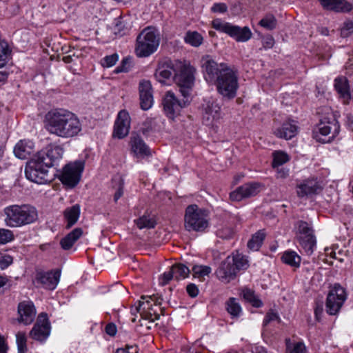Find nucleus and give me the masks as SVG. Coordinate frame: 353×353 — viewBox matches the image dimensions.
<instances>
[{
    "instance_id": "nucleus-24",
    "label": "nucleus",
    "mask_w": 353,
    "mask_h": 353,
    "mask_svg": "<svg viewBox=\"0 0 353 353\" xmlns=\"http://www.w3.org/2000/svg\"><path fill=\"white\" fill-rule=\"evenodd\" d=\"M201 66L207 81H214L220 74L221 63L219 65L210 55L201 59Z\"/></svg>"
},
{
    "instance_id": "nucleus-55",
    "label": "nucleus",
    "mask_w": 353,
    "mask_h": 353,
    "mask_svg": "<svg viewBox=\"0 0 353 353\" xmlns=\"http://www.w3.org/2000/svg\"><path fill=\"white\" fill-rule=\"evenodd\" d=\"M153 121L152 119L145 121L143 123L142 127L140 129V132L143 135L148 136L150 134L151 132L153 131V125H152Z\"/></svg>"
},
{
    "instance_id": "nucleus-63",
    "label": "nucleus",
    "mask_w": 353,
    "mask_h": 353,
    "mask_svg": "<svg viewBox=\"0 0 353 353\" xmlns=\"http://www.w3.org/2000/svg\"><path fill=\"white\" fill-rule=\"evenodd\" d=\"M105 332L110 336H114L117 333V327L112 323H110L105 326Z\"/></svg>"
},
{
    "instance_id": "nucleus-40",
    "label": "nucleus",
    "mask_w": 353,
    "mask_h": 353,
    "mask_svg": "<svg viewBox=\"0 0 353 353\" xmlns=\"http://www.w3.org/2000/svg\"><path fill=\"white\" fill-rule=\"evenodd\" d=\"M231 258L232 260V265H234L236 272L241 270H246L249 267V263L247 258L242 254H240L239 252H236V254H232Z\"/></svg>"
},
{
    "instance_id": "nucleus-30",
    "label": "nucleus",
    "mask_w": 353,
    "mask_h": 353,
    "mask_svg": "<svg viewBox=\"0 0 353 353\" xmlns=\"http://www.w3.org/2000/svg\"><path fill=\"white\" fill-rule=\"evenodd\" d=\"M11 50L8 44L4 40H0V68L6 65L10 55ZM8 74L6 72H0V85H3L8 78Z\"/></svg>"
},
{
    "instance_id": "nucleus-8",
    "label": "nucleus",
    "mask_w": 353,
    "mask_h": 353,
    "mask_svg": "<svg viewBox=\"0 0 353 353\" xmlns=\"http://www.w3.org/2000/svg\"><path fill=\"white\" fill-rule=\"evenodd\" d=\"M41 160L35 156L28 162L25 169L26 176L30 181L38 184H45L50 183L53 179L54 175H50L48 168Z\"/></svg>"
},
{
    "instance_id": "nucleus-57",
    "label": "nucleus",
    "mask_w": 353,
    "mask_h": 353,
    "mask_svg": "<svg viewBox=\"0 0 353 353\" xmlns=\"http://www.w3.org/2000/svg\"><path fill=\"white\" fill-rule=\"evenodd\" d=\"M5 142L0 139V171L6 168V163L4 159Z\"/></svg>"
},
{
    "instance_id": "nucleus-14",
    "label": "nucleus",
    "mask_w": 353,
    "mask_h": 353,
    "mask_svg": "<svg viewBox=\"0 0 353 353\" xmlns=\"http://www.w3.org/2000/svg\"><path fill=\"white\" fill-rule=\"evenodd\" d=\"M50 323L46 313L39 314L37 321L30 332V336L37 341H45L50 334Z\"/></svg>"
},
{
    "instance_id": "nucleus-21",
    "label": "nucleus",
    "mask_w": 353,
    "mask_h": 353,
    "mask_svg": "<svg viewBox=\"0 0 353 353\" xmlns=\"http://www.w3.org/2000/svg\"><path fill=\"white\" fill-rule=\"evenodd\" d=\"M261 185L259 183H246L239 187L230 194L232 201H239L243 199L256 195L260 191Z\"/></svg>"
},
{
    "instance_id": "nucleus-49",
    "label": "nucleus",
    "mask_w": 353,
    "mask_h": 353,
    "mask_svg": "<svg viewBox=\"0 0 353 353\" xmlns=\"http://www.w3.org/2000/svg\"><path fill=\"white\" fill-rule=\"evenodd\" d=\"M119 60V55L117 53H113L110 55H107L101 60V64L104 68H110L116 64Z\"/></svg>"
},
{
    "instance_id": "nucleus-61",
    "label": "nucleus",
    "mask_w": 353,
    "mask_h": 353,
    "mask_svg": "<svg viewBox=\"0 0 353 353\" xmlns=\"http://www.w3.org/2000/svg\"><path fill=\"white\" fill-rule=\"evenodd\" d=\"M323 312V303L322 301L316 303L314 308V314L317 321H320L321 316Z\"/></svg>"
},
{
    "instance_id": "nucleus-13",
    "label": "nucleus",
    "mask_w": 353,
    "mask_h": 353,
    "mask_svg": "<svg viewBox=\"0 0 353 353\" xmlns=\"http://www.w3.org/2000/svg\"><path fill=\"white\" fill-rule=\"evenodd\" d=\"M84 168V162L77 161L65 165L59 177L60 181L70 188H74L79 183Z\"/></svg>"
},
{
    "instance_id": "nucleus-43",
    "label": "nucleus",
    "mask_w": 353,
    "mask_h": 353,
    "mask_svg": "<svg viewBox=\"0 0 353 353\" xmlns=\"http://www.w3.org/2000/svg\"><path fill=\"white\" fill-rule=\"evenodd\" d=\"M203 37L197 32H188L185 37V41L187 43L194 47H198L203 43Z\"/></svg>"
},
{
    "instance_id": "nucleus-36",
    "label": "nucleus",
    "mask_w": 353,
    "mask_h": 353,
    "mask_svg": "<svg viewBox=\"0 0 353 353\" xmlns=\"http://www.w3.org/2000/svg\"><path fill=\"white\" fill-rule=\"evenodd\" d=\"M300 246L304 250L307 255H311L314 251L316 245L315 235L310 236L301 237L297 239Z\"/></svg>"
},
{
    "instance_id": "nucleus-19",
    "label": "nucleus",
    "mask_w": 353,
    "mask_h": 353,
    "mask_svg": "<svg viewBox=\"0 0 353 353\" xmlns=\"http://www.w3.org/2000/svg\"><path fill=\"white\" fill-rule=\"evenodd\" d=\"M215 274L220 281L226 283L234 279L237 272L232 265L231 256H228L221 263Z\"/></svg>"
},
{
    "instance_id": "nucleus-15",
    "label": "nucleus",
    "mask_w": 353,
    "mask_h": 353,
    "mask_svg": "<svg viewBox=\"0 0 353 353\" xmlns=\"http://www.w3.org/2000/svg\"><path fill=\"white\" fill-rule=\"evenodd\" d=\"M63 148L57 145L49 144L45 148L38 152L36 155L41 163H44L46 166L50 168L54 166L55 163L62 158Z\"/></svg>"
},
{
    "instance_id": "nucleus-45",
    "label": "nucleus",
    "mask_w": 353,
    "mask_h": 353,
    "mask_svg": "<svg viewBox=\"0 0 353 353\" xmlns=\"http://www.w3.org/2000/svg\"><path fill=\"white\" fill-rule=\"evenodd\" d=\"M290 160L289 156L284 152L275 151L273 153L272 166L279 167Z\"/></svg>"
},
{
    "instance_id": "nucleus-9",
    "label": "nucleus",
    "mask_w": 353,
    "mask_h": 353,
    "mask_svg": "<svg viewBox=\"0 0 353 353\" xmlns=\"http://www.w3.org/2000/svg\"><path fill=\"white\" fill-rule=\"evenodd\" d=\"M212 25L216 30L228 34L238 42H245L252 36V33L248 26L241 28L220 19H214Z\"/></svg>"
},
{
    "instance_id": "nucleus-20",
    "label": "nucleus",
    "mask_w": 353,
    "mask_h": 353,
    "mask_svg": "<svg viewBox=\"0 0 353 353\" xmlns=\"http://www.w3.org/2000/svg\"><path fill=\"white\" fill-rule=\"evenodd\" d=\"M18 321L24 325L32 323L36 316V309L32 301H23L18 305Z\"/></svg>"
},
{
    "instance_id": "nucleus-58",
    "label": "nucleus",
    "mask_w": 353,
    "mask_h": 353,
    "mask_svg": "<svg viewBox=\"0 0 353 353\" xmlns=\"http://www.w3.org/2000/svg\"><path fill=\"white\" fill-rule=\"evenodd\" d=\"M186 291L188 295L192 298L196 297L199 294V288L194 283H190L186 287Z\"/></svg>"
},
{
    "instance_id": "nucleus-33",
    "label": "nucleus",
    "mask_w": 353,
    "mask_h": 353,
    "mask_svg": "<svg viewBox=\"0 0 353 353\" xmlns=\"http://www.w3.org/2000/svg\"><path fill=\"white\" fill-rule=\"evenodd\" d=\"M334 88L344 99L348 101L351 99L348 81L345 77H340L335 79Z\"/></svg>"
},
{
    "instance_id": "nucleus-32",
    "label": "nucleus",
    "mask_w": 353,
    "mask_h": 353,
    "mask_svg": "<svg viewBox=\"0 0 353 353\" xmlns=\"http://www.w3.org/2000/svg\"><path fill=\"white\" fill-rule=\"evenodd\" d=\"M83 230L80 228H77L63 238L60 244L63 250H68L70 249L74 243L81 236Z\"/></svg>"
},
{
    "instance_id": "nucleus-64",
    "label": "nucleus",
    "mask_w": 353,
    "mask_h": 353,
    "mask_svg": "<svg viewBox=\"0 0 353 353\" xmlns=\"http://www.w3.org/2000/svg\"><path fill=\"white\" fill-rule=\"evenodd\" d=\"M289 175V170L288 169L281 168L277 169V178L285 179Z\"/></svg>"
},
{
    "instance_id": "nucleus-60",
    "label": "nucleus",
    "mask_w": 353,
    "mask_h": 353,
    "mask_svg": "<svg viewBox=\"0 0 353 353\" xmlns=\"http://www.w3.org/2000/svg\"><path fill=\"white\" fill-rule=\"evenodd\" d=\"M16 341L17 346L27 344V337L25 332H19L16 334Z\"/></svg>"
},
{
    "instance_id": "nucleus-44",
    "label": "nucleus",
    "mask_w": 353,
    "mask_h": 353,
    "mask_svg": "<svg viewBox=\"0 0 353 353\" xmlns=\"http://www.w3.org/2000/svg\"><path fill=\"white\" fill-rule=\"evenodd\" d=\"M285 341L287 353H305L306 348L303 342L292 344L290 339H287Z\"/></svg>"
},
{
    "instance_id": "nucleus-52",
    "label": "nucleus",
    "mask_w": 353,
    "mask_h": 353,
    "mask_svg": "<svg viewBox=\"0 0 353 353\" xmlns=\"http://www.w3.org/2000/svg\"><path fill=\"white\" fill-rule=\"evenodd\" d=\"M113 24L114 31L115 34H125V32H123V30L125 29V25L123 23L121 17L114 19Z\"/></svg>"
},
{
    "instance_id": "nucleus-35",
    "label": "nucleus",
    "mask_w": 353,
    "mask_h": 353,
    "mask_svg": "<svg viewBox=\"0 0 353 353\" xmlns=\"http://www.w3.org/2000/svg\"><path fill=\"white\" fill-rule=\"evenodd\" d=\"M282 261L292 268H297L301 264V256L294 251L287 250L281 256Z\"/></svg>"
},
{
    "instance_id": "nucleus-46",
    "label": "nucleus",
    "mask_w": 353,
    "mask_h": 353,
    "mask_svg": "<svg viewBox=\"0 0 353 353\" xmlns=\"http://www.w3.org/2000/svg\"><path fill=\"white\" fill-rule=\"evenodd\" d=\"M137 227L139 229L143 228H154L156 223L152 219H150L147 216H141L139 219L135 221Z\"/></svg>"
},
{
    "instance_id": "nucleus-27",
    "label": "nucleus",
    "mask_w": 353,
    "mask_h": 353,
    "mask_svg": "<svg viewBox=\"0 0 353 353\" xmlns=\"http://www.w3.org/2000/svg\"><path fill=\"white\" fill-rule=\"evenodd\" d=\"M221 118V108L219 104L214 101H209L203 105V120L206 125H210L214 120Z\"/></svg>"
},
{
    "instance_id": "nucleus-42",
    "label": "nucleus",
    "mask_w": 353,
    "mask_h": 353,
    "mask_svg": "<svg viewBox=\"0 0 353 353\" xmlns=\"http://www.w3.org/2000/svg\"><path fill=\"white\" fill-rule=\"evenodd\" d=\"M259 24L268 30H272L276 27L277 20L273 14H268L260 20Z\"/></svg>"
},
{
    "instance_id": "nucleus-59",
    "label": "nucleus",
    "mask_w": 353,
    "mask_h": 353,
    "mask_svg": "<svg viewBox=\"0 0 353 353\" xmlns=\"http://www.w3.org/2000/svg\"><path fill=\"white\" fill-rule=\"evenodd\" d=\"M228 7L223 3H216L212 7V11L214 12L224 13L227 11Z\"/></svg>"
},
{
    "instance_id": "nucleus-56",
    "label": "nucleus",
    "mask_w": 353,
    "mask_h": 353,
    "mask_svg": "<svg viewBox=\"0 0 353 353\" xmlns=\"http://www.w3.org/2000/svg\"><path fill=\"white\" fill-rule=\"evenodd\" d=\"M276 320H279V316L276 312L271 310L266 314L263 320V325L265 326L270 322Z\"/></svg>"
},
{
    "instance_id": "nucleus-3",
    "label": "nucleus",
    "mask_w": 353,
    "mask_h": 353,
    "mask_svg": "<svg viewBox=\"0 0 353 353\" xmlns=\"http://www.w3.org/2000/svg\"><path fill=\"white\" fill-rule=\"evenodd\" d=\"M217 92L228 100L234 99L239 88V75L236 70L221 63L220 74L215 79Z\"/></svg>"
},
{
    "instance_id": "nucleus-62",
    "label": "nucleus",
    "mask_w": 353,
    "mask_h": 353,
    "mask_svg": "<svg viewBox=\"0 0 353 353\" xmlns=\"http://www.w3.org/2000/svg\"><path fill=\"white\" fill-rule=\"evenodd\" d=\"M123 180H119V185L116 191L114 196V200L115 202H117L123 195Z\"/></svg>"
},
{
    "instance_id": "nucleus-37",
    "label": "nucleus",
    "mask_w": 353,
    "mask_h": 353,
    "mask_svg": "<svg viewBox=\"0 0 353 353\" xmlns=\"http://www.w3.org/2000/svg\"><path fill=\"white\" fill-rule=\"evenodd\" d=\"M225 310L233 319L239 317L242 312L240 303L234 297H230L225 302Z\"/></svg>"
},
{
    "instance_id": "nucleus-2",
    "label": "nucleus",
    "mask_w": 353,
    "mask_h": 353,
    "mask_svg": "<svg viewBox=\"0 0 353 353\" xmlns=\"http://www.w3.org/2000/svg\"><path fill=\"white\" fill-rule=\"evenodd\" d=\"M6 225L21 227L34 223L38 219L37 210L30 205H12L4 209Z\"/></svg>"
},
{
    "instance_id": "nucleus-53",
    "label": "nucleus",
    "mask_w": 353,
    "mask_h": 353,
    "mask_svg": "<svg viewBox=\"0 0 353 353\" xmlns=\"http://www.w3.org/2000/svg\"><path fill=\"white\" fill-rule=\"evenodd\" d=\"M352 33H353V20L345 22L341 30V34L343 37H347Z\"/></svg>"
},
{
    "instance_id": "nucleus-25",
    "label": "nucleus",
    "mask_w": 353,
    "mask_h": 353,
    "mask_svg": "<svg viewBox=\"0 0 353 353\" xmlns=\"http://www.w3.org/2000/svg\"><path fill=\"white\" fill-rule=\"evenodd\" d=\"M321 190V187L315 179H308L297 185L296 193L299 197L316 194Z\"/></svg>"
},
{
    "instance_id": "nucleus-5",
    "label": "nucleus",
    "mask_w": 353,
    "mask_h": 353,
    "mask_svg": "<svg viewBox=\"0 0 353 353\" xmlns=\"http://www.w3.org/2000/svg\"><path fill=\"white\" fill-rule=\"evenodd\" d=\"M160 37L155 30L151 28H145L138 35L135 52L139 57H148L158 48Z\"/></svg>"
},
{
    "instance_id": "nucleus-11",
    "label": "nucleus",
    "mask_w": 353,
    "mask_h": 353,
    "mask_svg": "<svg viewBox=\"0 0 353 353\" xmlns=\"http://www.w3.org/2000/svg\"><path fill=\"white\" fill-rule=\"evenodd\" d=\"M182 97L183 99L179 100L172 91H168L165 94L163 100V109L165 114L170 119H173L176 116L179 114L182 108L188 106L190 103L192 97Z\"/></svg>"
},
{
    "instance_id": "nucleus-4",
    "label": "nucleus",
    "mask_w": 353,
    "mask_h": 353,
    "mask_svg": "<svg viewBox=\"0 0 353 353\" xmlns=\"http://www.w3.org/2000/svg\"><path fill=\"white\" fill-rule=\"evenodd\" d=\"M194 68L181 62L175 63V73L173 79L179 87L181 96L192 97V88L194 84Z\"/></svg>"
},
{
    "instance_id": "nucleus-26",
    "label": "nucleus",
    "mask_w": 353,
    "mask_h": 353,
    "mask_svg": "<svg viewBox=\"0 0 353 353\" xmlns=\"http://www.w3.org/2000/svg\"><path fill=\"white\" fill-rule=\"evenodd\" d=\"M173 73H175V63L170 60H166L159 63L154 77L158 81L165 83L166 80L172 77Z\"/></svg>"
},
{
    "instance_id": "nucleus-18",
    "label": "nucleus",
    "mask_w": 353,
    "mask_h": 353,
    "mask_svg": "<svg viewBox=\"0 0 353 353\" xmlns=\"http://www.w3.org/2000/svg\"><path fill=\"white\" fill-rule=\"evenodd\" d=\"M130 126V117L125 110L119 112L114 126L113 136L119 139L125 137L128 133Z\"/></svg>"
},
{
    "instance_id": "nucleus-51",
    "label": "nucleus",
    "mask_w": 353,
    "mask_h": 353,
    "mask_svg": "<svg viewBox=\"0 0 353 353\" xmlns=\"http://www.w3.org/2000/svg\"><path fill=\"white\" fill-rule=\"evenodd\" d=\"M132 59L130 57H125L123 59L120 65L116 68L114 72L118 74L120 72H127L129 71L131 67Z\"/></svg>"
},
{
    "instance_id": "nucleus-16",
    "label": "nucleus",
    "mask_w": 353,
    "mask_h": 353,
    "mask_svg": "<svg viewBox=\"0 0 353 353\" xmlns=\"http://www.w3.org/2000/svg\"><path fill=\"white\" fill-rule=\"evenodd\" d=\"M190 274V269L182 263H175L171 266L169 271L164 272L159 279L161 285H167L172 279L180 281L187 278Z\"/></svg>"
},
{
    "instance_id": "nucleus-28",
    "label": "nucleus",
    "mask_w": 353,
    "mask_h": 353,
    "mask_svg": "<svg viewBox=\"0 0 353 353\" xmlns=\"http://www.w3.org/2000/svg\"><path fill=\"white\" fill-rule=\"evenodd\" d=\"M324 9L336 12H347L352 9V5L346 0H319Z\"/></svg>"
},
{
    "instance_id": "nucleus-10",
    "label": "nucleus",
    "mask_w": 353,
    "mask_h": 353,
    "mask_svg": "<svg viewBox=\"0 0 353 353\" xmlns=\"http://www.w3.org/2000/svg\"><path fill=\"white\" fill-rule=\"evenodd\" d=\"M347 299L345 289L339 283H335L327 296L325 307L330 315L337 314Z\"/></svg>"
},
{
    "instance_id": "nucleus-1",
    "label": "nucleus",
    "mask_w": 353,
    "mask_h": 353,
    "mask_svg": "<svg viewBox=\"0 0 353 353\" xmlns=\"http://www.w3.org/2000/svg\"><path fill=\"white\" fill-rule=\"evenodd\" d=\"M47 131L59 137L73 138L81 131V124L73 112L62 108L49 111L45 118Z\"/></svg>"
},
{
    "instance_id": "nucleus-54",
    "label": "nucleus",
    "mask_w": 353,
    "mask_h": 353,
    "mask_svg": "<svg viewBox=\"0 0 353 353\" xmlns=\"http://www.w3.org/2000/svg\"><path fill=\"white\" fill-rule=\"evenodd\" d=\"M13 262V258L9 254L0 256V268L4 270L10 265Z\"/></svg>"
},
{
    "instance_id": "nucleus-39",
    "label": "nucleus",
    "mask_w": 353,
    "mask_h": 353,
    "mask_svg": "<svg viewBox=\"0 0 353 353\" xmlns=\"http://www.w3.org/2000/svg\"><path fill=\"white\" fill-rule=\"evenodd\" d=\"M297 227V239H300L301 237L310 236L314 235V230L312 225L306 221H299L296 223Z\"/></svg>"
},
{
    "instance_id": "nucleus-23",
    "label": "nucleus",
    "mask_w": 353,
    "mask_h": 353,
    "mask_svg": "<svg viewBox=\"0 0 353 353\" xmlns=\"http://www.w3.org/2000/svg\"><path fill=\"white\" fill-rule=\"evenodd\" d=\"M130 145L132 152L137 158H144L152 154L150 148L137 133H132Z\"/></svg>"
},
{
    "instance_id": "nucleus-47",
    "label": "nucleus",
    "mask_w": 353,
    "mask_h": 353,
    "mask_svg": "<svg viewBox=\"0 0 353 353\" xmlns=\"http://www.w3.org/2000/svg\"><path fill=\"white\" fill-rule=\"evenodd\" d=\"M194 277L202 278L211 272V268L206 265H194L192 268Z\"/></svg>"
},
{
    "instance_id": "nucleus-31",
    "label": "nucleus",
    "mask_w": 353,
    "mask_h": 353,
    "mask_svg": "<svg viewBox=\"0 0 353 353\" xmlns=\"http://www.w3.org/2000/svg\"><path fill=\"white\" fill-rule=\"evenodd\" d=\"M34 152L33 143L30 141H20L14 148L15 156L21 159H26Z\"/></svg>"
},
{
    "instance_id": "nucleus-50",
    "label": "nucleus",
    "mask_w": 353,
    "mask_h": 353,
    "mask_svg": "<svg viewBox=\"0 0 353 353\" xmlns=\"http://www.w3.org/2000/svg\"><path fill=\"white\" fill-rule=\"evenodd\" d=\"M13 232L8 229L0 228V245L6 244L14 240Z\"/></svg>"
},
{
    "instance_id": "nucleus-41",
    "label": "nucleus",
    "mask_w": 353,
    "mask_h": 353,
    "mask_svg": "<svg viewBox=\"0 0 353 353\" xmlns=\"http://www.w3.org/2000/svg\"><path fill=\"white\" fill-rule=\"evenodd\" d=\"M243 298L254 307H261L263 305V303L259 296L250 289H244L243 290Z\"/></svg>"
},
{
    "instance_id": "nucleus-34",
    "label": "nucleus",
    "mask_w": 353,
    "mask_h": 353,
    "mask_svg": "<svg viewBox=\"0 0 353 353\" xmlns=\"http://www.w3.org/2000/svg\"><path fill=\"white\" fill-rule=\"evenodd\" d=\"M80 216V206L79 204H75L70 208H67L64 210V217L66 220V228H70L74 225Z\"/></svg>"
},
{
    "instance_id": "nucleus-12",
    "label": "nucleus",
    "mask_w": 353,
    "mask_h": 353,
    "mask_svg": "<svg viewBox=\"0 0 353 353\" xmlns=\"http://www.w3.org/2000/svg\"><path fill=\"white\" fill-rule=\"evenodd\" d=\"M141 299L143 301H139V305L135 308L137 312L140 314L141 318L152 322L158 320L160 317V314L154 308L153 305L150 304V302H154V305L157 307L161 304L162 299L160 296L152 295L148 296H142Z\"/></svg>"
},
{
    "instance_id": "nucleus-38",
    "label": "nucleus",
    "mask_w": 353,
    "mask_h": 353,
    "mask_svg": "<svg viewBox=\"0 0 353 353\" xmlns=\"http://www.w3.org/2000/svg\"><path fill=\"white\" fill-rule=\"evenodd\" d=\"M265 237L264 230H259L252 236L248 242V248L252 251H257L261 248Z\"/></svg>"
},
{
    "instance_id": "nucleus-7",
    "label": "nucleus",
    "mask_w": 353,
    "mask_h": 353,
    "mask_svg": "<svg viewBox=\"0 0 353 353\" xmlns=\"http://www.w3.org/2000/svg\"><path fill=\"white\" fill-rule=\"evenodd\" d=\"M340 131V125L334 115L331 114L320 120L313 130V137L319 142H331Z\"/></svg>"
},
{
    "instance_id": "nucleus-17",
    "label": "nucleus",
    "mask_w": 353,
    "mask_h": 353,
    "mask_svg": "<svg viewBox=\"0 0 353 353\" xmlns=\"http://www.w3.org/2000/svg\"><path fill=\"white\" fill-rule=\"evenodd\" d=\"M61 276V271L58 269L48 272H38L36 274V281L41 283L43 288L52 290L57 287Z\"/></svg>"
},
{
    "instance_id": "nucleus-48",
    "label": "nucleus",
    "mask_w": 353,
    "mask_h": 353,
    "mask_svg": "<svg viewBox=\"0 0 353 353\" xmlns=\"http://www.w3.org/2000/svg\"><path fill=\"white\" fill-rule=\"evenodd\" d=\"M234 230L231 227L223 226L216 231V236L222 239H230L234 236Z\"/></svg>"
},
{
    "instance_id": "nucleus-29",
    "label": "nucleus",
    "mask_w": 353,
    "mask_h": 353,
    "mask_svg": "<svg viewBox=\"0 0 353 353\" xmlns=\"http://www.w3.org/2000/svg\"><path fill=\"white\" fill-rule=\"evenodd\" d=\"M298 127L294 121H288L283 123L282 127L278 128L274 132L276 137L286 140L295 137L297 133Z\"/></svg>"
},
{
    "instance_id": "nucleus-22",
    "label": "nucleus",
    "mask_w": 353,
    "mask_h": 353,
    "mask_svg": "<svg viewBox=\"0 0 353 353\" xmlns=\"http://www.w3.org/2000/svg\"><path fill=\"white\" fill-rule=\"evenodd\" d=\"M140 105L142 110H149L153 104L152 88L150 81L142 80L139 85Z\"/></svg>"
},
{
    "instance_id": "nucleus-6",
    "label": "nucleus",
    "mask_w": 353,
    "mask_h": 353,
    "mask_svg": "<svg viewBox=\"0 0 353 353\" xmlns=\"http://www.w3.org/2000/svg\"><path fill=\"white\" fill-rule=\"evenodd\" d=\"M209 225L206 210L197 205H190L185 209L184 226L188 231L203 232Z\"/></svg>"
}]
</instances>
